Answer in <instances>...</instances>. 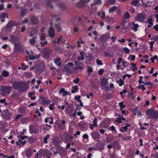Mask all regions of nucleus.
Here are the masks:
<instances>
[{
	"mask_svg": "<svg viewBox=\"0 0 158 158\" xmlns=\"http://www.w3.org/2000/svg\"><path fill=\"white\" fill-rule=\"evenodd\" d=\"M32 76V73H25L24 74V77L25 78H29Z\"/></svg>",
	"mask_w": 158,
	"mask_h": 158,
	"instance_id": "393cba45",
	"label": "nucleus"
},
{
	"mask_svg": "<svg viewBox=\"0 0 158 158\" xmlns=\"http://www.w3.org/2000/svg\"><path fill=\"white\" fill-rule=\"evenodd\" d=\"M10 87L8 86H2L0 90V94L2 95H5L9 93Z\"/></svg>",
	"mask_w": 158,
	"mask_h": 158,
	"instance_id": "f03ea898",
	"label": "nucleus"
},
{
	"mask_svg": "<svg viewBox=\"0 0 158 158\" xmlns=\"http://www.w3.org/2000/svg\"><path fill=\"white\" fill-rule=\"evenodd\" d=\"M21 65L23 69L24 70H25L27 68H28V67L27 65H24V63H22Z\"/></svg>",
	"mask_w": 158,
	"mask_h": 158,
	"instance_id": "864d4df0",
	"label": "nucleus"
},
{
	"mask_svg": "<svg viewBox=\"0 0 158 158\" xmlns=\"http://www.w3.org/2000/svg\"><path fill=\"white\" fill-rule=\"evenodd\" d=\"M40 56V54H39L37 56H30V59L31 60H34L35 59H37Z\"/></svg>",
	"mask_w": 158,
	"mask_h": 158,
	"instance_id": "bb28decb",
	"label": "nucleus"
},
{
	"mask_svg": "<svg viewBox=\"0 0 158 158\" xmlns=\"http://www.w3.org/2000/svg\"><path fill=\"white\" fill-rule=\"evenodd\" d=\"M2 117L5 119H9L10 118V113L8 110H4L1 114Z\"/></svg>",
	"mask_w": 158,
	"mask_h": 158,
	"instance_id": "39448f33",
	"label": "nucleus"
},
{
	"mask_svg": "<svg viewBox=\"0 0 158 158\" xmlns=\"http://www.w3.org/2000/svg\"><path fill=\"white\" fill-rule=\"evenodd\" d=\"M101 82L102 88L103 89L106 90L109 89V87L108 86L109 83L107 82V80H102Z\"/></svg>",
	"mask_w": 158,
	"mask_h": 158,
	"instance_id": "423d86ee",
	"label": "nucleus"
},
{
	"mask_svg": "<svg viewBox=\"0 0 158 158\" xmlns=\"http://www.w3.org/2000/svg\"><path fill=\"white\" fill-rule=\"evenodd\" d=\"M92 68L91 67H88V71L89 73H91L92 72Z\"/></svg>",
	"mask_w": 158,
	"mask_h": 158,
	"instance_id": "69168bd1",
	"label": "nucleus"
},
{
	"mask_svg": "<svg viewBox=\"0 0 158 158\" xmlns=\"http://www.w3.org/2000/svg\"><path fill=\"white\" fill-rule=\"evenodd\" d=\"M115 122H118V123H122L120 118L118 117L115 121Z\"/></svg>",
	"mask_w": 158,
	"mask_h": 158,
	"instance_id": "5fc2aeb1",
	"label": "nucleus"
},
{
	"mask_svg": "<svg viewBox=\"0 0 158 158\" xmlns=\"http://www.w3.org/2000/svg\"><path fill=\"white\" fill-rule=\"evenodd\" d=\"M130 65L131 66L130 68V69H131L133 67H135L136 65L133 62L131 63Z\"/></svg>",
	"mask_w": 158,
	"mask_h": 158,
	"instance_id": "e2e57ef3",
	"label": "nucleus"
},
{
	"mask_svg": "<svg viewBox=\"0 0 158 158\" xmlns=\"http://www.w3.org/2000/svg\"><path fill=\"white\" fill-rule=\"evenodd\" d=\"M147 23L149 24L148 25L149 28H150L153 25V21L151 19H149L147 22Z\"/></svg>",
	"mask_w": 158,
	"mask_h": 158,
	"instance_id": "a878e982",
	"label": "nucleus"
},
{
	"mask_svg": "<svg viewBox=\"0 0 158 158\" xmlns=\"http://www.w3.org/2000/svg\"><path fill=\"white\" fill-rule=\"evenodd\" d=\"M80 96H76L75 97V99L76 100H77V102H79V101H80V100H81L80 99Z\"/></svg>",
	"mask_w": 158,
	"mask_h": 158,
	"instance_id": "052dcab7",
	"label": "nucleus"
},
{
	"mask_svg": "<svg viewBox=\"0 0 158 158\" xmlns=\"http://www.w3.org/2000/svg\"><path fill=\"white\" fill-rule=\"evenodd\" d=\"M90 135L94 140L96 139L99 137V134L98 132H93L90 134Z\"/></svg>",
	"mask_w": 158,
	"mask_h": 158,
	"instance_id": "f8f14e48",
	"label": "nucleus"
},
{
	"mask_svg": "<svg viewBox=\"0 0 158 158\" xmlns=\"http://www.w3.org/2000/svg\"><path fill=\"white\" fill-rule=\"evenodd\" d=\"M124 17L126 19L129 18L130 16L129 13L127 12H126L124 14Z\"/></svg>",
	"mask_w": 158,
	"mask_h": 158,
	"instance_id": "79ce46f5",
	"label": "nucleus"
},
{
	"mask_svg": "<svg viewBox=\"0 0 158 158\" xmlns=\"http://www.w3.org/2000/svg\"><path fill=\"white\" fill-rule=\"evenodd\" d=\"M73 64L71 62H69L68 63L67 65V69L68 70H69L70 69L73 68Z\"/></svg>",
	"mask_w": 158,
	"mask_h": 158,
	"instance_id": "c85d7f7f",
	"label": "nucleus"
},
{
	"mask_svg": "<svg viewBox=\"0 0 158 158\" xmlns=\"http://www.w3.org/2000/svg\"><path fill=\"white\" fill-rule=\"evenodd\" d=\"M104 71L103 69H101L98 71V73L99 75H102Z\"/></svg>",
	"mask_w": 158,
	"mask_h": 158,
	"instance_id": "603ef678",
	"label": "nucleus"
},
{
	"mask_svg": "<svg viewBox=\"0 0 158 158\" xmlns=\"http://www.w3.org/2000/svg\"><path fill=\"white\" fill-rule=\"evenodd\" d=\"M37 37L36 36H34L33 37L32 39H30L29 40V42L30 44L31 45H34L35 42H36V39Z\"/></svg>",
	"mask_w": 158,
	"mask_h": 158,
	"instance_id": "aec40b11",
	"label": "nucleus"
},
{
	"mask_svg": "<svg viewBox=\"0 0 158 158\" xmlns=\"http://www.w3.org/2000/svg\"><path fill=\"white\" fill-rule=\"evenodd\" d=\"M54 103H52V104L50 105L49 106V109L51 110H52L54 108Z\"/></svg>",
	"mask_w": 158,
	"mask_h": 158,
	"instance_id": "de8ad7c7",
	"label": "nucleus"
},
{
	"mask_svg": "<svg viewBox=\"0 0 158 158\" xmlns=\"http://www.w3.org/2000/svg\"><path fill=\"white\" fill-rule=\"evenodd\" d=\"M115 2V0H108L107 3L108 4H111L114 3Z\"/></svg>",
	"mask_w": 158,
	"mask_h": 158,
	"instance_id": "37998d69",
	"label": "nucleus"
},
{
	"mask_svg": "<svg viewBox=\"0 0 158 158\" xmlns=\"http://www.w3.org/2000/svg\"><path fill=\"white\" fill-rule=\"evenodd\" d=\"M85 53L84 52H80V56H78L77 59L79 60L83 61L84 60V55Z\"/></svg>",
	"mask_w": 158,
	"mask_h": 158,
	"instance_id": "dca6fc26",
	"label": "nucleus"
},
{
	"mask_svg": "<svg viewBox=\"0 0 158 158\" xmlns=\"http://www.w3.org/2000/svg\"><path fill=\"white\" fill-rule=\"evenodd\" d=\"M47 5L48 6L50 7L51 8H52L53 6L49 2H48L47 3Z\"/></svg>",
	"mask_w": 158,
	"mask_h": 158,
	"instance_id": "6e6d98bb",
	"label": "nucleus"
},
{
	"mask_svg": "<svg viewBox=\"0 0 158 158\" xmlns=\"http://www.w3.org/2000/svg\"><path fill=\"white\" fill-rule=\"evenodd\" d=\"M20 83L15 82L13 84V87L15 89H17L19 91V86Z\"/></svg>",
	"mask_w": 158,
	"mask_h": 158,
	"instance_id": "4be33fe9",
	"label": "nucleus"
},
{
	"mask_svg": "<svg viewBox=\"0 0 158 158\" xmlns=\"http://www.w3.org/2000/svg\"><path fill=\"white\" fill-rule=\"evenodd\" d=\"M124 52L127 54L129 53L130 52V50L127 48H123Z\"/></svg>",
	"mask_w": 158,
	"mask_h": 158,
	"instance_id": "c03bdc74",
	"label": "nucleus"
},
{
	"mask_svg": "<svg viewBox=\"0 0 158 158\" xmlns=\"http://www.w3.org/2000/svg\"><path fill=\"white\" fill-rule=\"evenodd\" d=\"M147 115H149L151 118H154L155 119H157L158 112L152 108L148 109L146 111Z\"/></svg>",
	"mask_w": 158,
	"mask_h": 158,
	"instance_id": "f257e3e1",
	"label": "nucleus"
},
{
	"mask_svg": "<svg viewBox=\"0 0 158 158\" xmlns=\"http://www.w3.org/2000/svg\"><path fill=\"white\" fill-rule=\"evenodd\" d=\"M56 43L59 44H63L65 42V40L62 36H60L59 38L57 39Z\"/></svg>",
	"mask_w": 158,
	"mask_h": 158,
	"instance_id": "ddd939ff",
	"label": "nucleus"
},
{
	"mask_svg": "<svg viewBox=\"0 0 158 158\" xmlns=\"http://www.w3.org/2000/svg\"><path fill=\"white\" fill-rule=\"evenodd\" d=\"M45 39V35L44 34H41V36L40 37V40H44Z\"/></svg>",
	"mask_w": 158,
	"mask_h": 158,
	"instance_id": "09e8293b",
	"label": "nucleus"
},
{
	"mask_svg": "<svg viewBox=\"0 0 158 158\" xmlns=\"http://www.w3.org/2000/svg\"><path fill=\"white\" fill-rule=\"evenodd\" d=\"M55 27L57 29L58 32L60 31L61 29L59 25L57 24H56L55 25Z\"/></svg>",
	"mask_w": 158,
	"mask_h": 158,
	"instance_id": "f704fd0d",
	"label": "nucleus"
},
{
	"mask_svg": "<svg viewBox=\"0 0 158 158\" xmlns=\"http://www.w3.org/2000/svg\"><path fill=\"white\" fill-rule=\"evenodd\" d=\"M129 25L135 31H137V28L139 27V25L135 23L134 22H132L131 23H129Z\"/></svg>",
	"mask_w": 158,
	"mask_h": 158,
	"instance_id": "6e6552de",
	"label": "nucleus"
},
{
	"mask_svg": "<svg viewBox=\"0 0 158 158\" xmlns=\"http://www.w3.org/2000/svg\"><path fill=\"white\" fill-rule=\"evenodd\" d=\"M59 7L63 10H64L66 9V7L65 5L63 3H60L58 5Z\"/></svg>",
	"mask_w": 158,
	"mask_h": 158,
	"instance_id": "5701e85b",
	"label": "nucleus"
},
{
	"mask_svg": "<svg viewBox=\"0 0 158 158\" xmlns=\"http://www.w3.org/2000/svg\"><path fill=\"white\" fill-rule=\"evenodd\" d=\"M119 104L121 107V109L124 108L125 107V105H123V102H120Z\"/></svg>",
	"mask_w": 158,
	"mask_h": 158,
	"instance_id": "ea45409f",
	"label": "nucleus"
},
{
	"mask_svg": "<svg viewBox=\"0 0 158 158\" xmlns=\"http://www.w3.org/2000/svg\"><path fill=\"white\" fill-rule=\"evenodd\" d=\"M116 9V7L114 6L112 7L109 10V12L110 13L113 12Z\"/></svg>",
	"mask_w": 158,
	"mask_h": 158,
	"instance_id": "e433bc0d",
	"label": "nucleus"
},
{
	"mask_svg": "<svg viewBox=\"0 0 158 158\" xmlns=\"http://www.w3.org/2000/svg\"><path fill=\"white\" fill-rule=\"evenodd\" d=\"M117 82L119 84V86H121L124 84V82L122 80H119L117 81Z\"/></svg>",
	"mask_w": 158,
	"mask_h": 158,
	"instance_id": "72a5a7b5",
	"label": "nucleus"
},
{
	"mask_svg": "<svg viewBox=\"0 0 158 158\" xmlns=\"http://www.w3.org/2000/svg\"><path fill=\"white\" fill-rule=\"evenodd\" d=\"M139 1V0H133L131 3L135 6H138L140 4Z\"/></svg>",
	"mask_w": 158,
	"mask_h": 158,
	"instance_id": "a211bd4d",
	"label": "nucleus"
},
{
	"mask_svg": "<svg viewBox=\"0 0 158 158\" xmlns=\"http://www.w3.org/2000/svg\"><path fill=\"white\" fill-rule=\"evenodd\" d=\"M72 88L73 89L72 90L71 92L72 93H74L77 90V86H74Z\"/></svg>",
	"mask_w": 158,
	"mask_h": 158,
	"instance_id": "58836bf2",
	"label": "nucleus"
},
{
	"mask_svg": "<svg viewBox=\"0 0 158 158\" xmlns=\"http://www.w3.org/2000/svg\"><path fill=\"white\" fill-rule=\"evenodd\" d=\"M126 77H127L128 78H130L131 77V75L130 74H126L123 76V79H124L126 78Z\"/></svg>",
	"mask_w": 158,
	"mask_h": 158,
	"instance_id": "680f3d73",
	"label": "nucleus"
},
{
	"mask_svg": "<svg viewBox=\"0 0 158 158\" xmlns=\"http://www.w3.org/2000/svg\"><path fill=\"white\" fill-rule=\"evenodd\" d=\"M26 143V142L25 140L23 141H22L21 139H19V142H18L17 141L16 142L17 144V145L19 144V143H20V145L21 144L22 145H23L25 144Z\"/></svg>",
	"mask_w": 158,
	"mask_h": 158,
	"instance_id": "473e14b6",
	"label": "nucleus"
},
{
	"mask_svg": "<svg viewBox=\"0 0 158 158\" xmlns=\"http://www.w3.org/2000/svg\"><path fill=\"white\" fill-rule=\"evenodd\" d=\"M39 101L40 103L43 104L48 105L50 103V100L45 98L40 97Z\"/></svg>",
	"mask_w": 158,
	"mask_h": 158,
	"instance_id": "0eeeda50",
	"label": "nucleus"
},
{
	"mask_svg": "<svg viewBox=\"0 0 158 158\" xmlns=\"http://www.w3.org/2000/svg\"><path fill=\"white\" fill-rule=\"evenodd\" d=\"M101 1L100 0H94V2L91 4V7H93L94 5H96L99 4H101Z\"/></svg>",
	"mask_w": 158,
	"mask_h": 158,
	"instance_id": "6ab92c4d",
	"label": "nucleus"
},
{
	"mask_svg": "<svg viewBox=\"0 0 158 158\" xmlns=\"http://www.w3.org/2000/svg\"><path fill=\"white\" fill-rule=\"evenodd\" d=\"M97 119L96 118H95L93 121V125L94 127H97L98 124H97Z\"/></svg>",
	"mask_w": 158,
	"mask_h": 158,
	"instance_id": "a19ab883",
	"label": "nucleus"
},
{
	"mask_svg": "<svg viewBox=\"0 0 158 158\" xmlns=\"http://www.w3.org/2000/svg\"><path fill=\"white\" fill-rule=\"evenodd\" d=\"M138 88L139 89H142L143 91L145 89V88L144 87L143 85H142L140 86H138Z\"/></svg>",
	"mask_w": 158,
	"mask_h": 158,
	"instance_id": "13d9d810",
	"label": "nucleus"
},
{
	"mask_svg": "<svg viewBox=\"0 0 158 158\" xmlns=\"http://www.w3.org/2000/svg\"><path fill=\"white\" fill-rule=\"evenodd\" d=\"M127 130V128L126 127H120L119 129L120 131L122 132H125Z\"/></svg>",
	"mask_w": 158,
	"mask_h": 158,
	"instance_id": "2f4dec72",
	"label": "nucleus"
},
{
	"mask_svg": "<svg viewBox=\"0 0 158 158\" xmlns=\"http://www.w3.org/2000/svg\"><path fill=\"white\" fill-rule=\"evenodd\" d=\"M49 136L50 135L49 134H47L44 137V142L46 144L48 143L47 140L49 138Z\"/></svg>",
	"mask_w": 158,
	"mask_h": 158,
	"instance_id": "7c9ffc66",
	"label": "nucleus"
},
{
	"mask_svg": "<svg viewBox=\"0 0 158 158\" xmlns=\"http://www.w3.org/2000/svg\"><path fill=\"white\" fill-rule=\"evenodd\" d=\"M123 64L124 67H126L127 65V62L126 61H123Z\"/></svg>",
	"mask_w": 158,
	"mask_h": 158,
	"instance_id": "338daca9",
	"label": "nucleus"
},
{
	"mask_svg": "<svg viewBox=\"0 0 158 158\" xmlns=\"http://www.w3.org/2000/svg\"><path fill=\"white\" fill-rule=\"evenodd\" d=\"M142 80H140L139 81V84H140L141 83H144L145 85H150L151 87L153 85L152 83L149 81H148L146 82H144L143 81H142Z\"/></svg>",
	"mask_w": 158,
	"mask_h": 158,
	"instance_id": "cd10ccee",
	"label": "nucleus"
},
{
	"mask_svg": "<svg viewBox=\"0 0 158 158\" xmlns=\"http://www.w3.org/2000/svg\"><path fill=\"white\" fill-rule=\"evenodd\" d=\"M97 63L98 65H102V61L99 60L98 59H97L96 60Z\"/></svg>",
	"mask_w": 158,
	"mask_h": 158,
	"instance_id": "49530a36",
	"label": "nucleus"
},
{
	"mask_svg": "<svg viewBox=\"0 0 158 158\" xmlns=\"http://www.w3.org/2000/svg\"><path fill=\"white\" fill-rule=\"evenodd\" d=\"M51 53V52L48 51H46L44 52V55L45 56H49Z\"/></svg>",
	"mask_w": 158,
	"mask_h": 158,
	"instance_id": "4c0bfd02",
	"label": "nucleus"
},
{
	"mask_svg": "<svg viewBox=\"0 0 158 158\" xmlns=\"http://www.w3.org/2000/svg\"><path fill=\"white\" fill-rule=\"evenodd\" d=\"M49 36L51 38H53L55 35L54 29L52 27H50L48 30Z\"/></svg>",
	"mask_w": 158,
	"mask_h": 158,
	"instance_id": "1a4fd4ad",
	"label": "nucleus"
},
{
	"mask_svg": "<svg viewBox=\"0 0 158 158\" xmlns=\"http://www.w3.org/2000/svg\"><path fill=\"white\" fill-rule=\"evenodd\" d=\"M2 75L4 77H6L9 75V73L6 71H4L2 72Z\"/></svg>",
	"mask_w": 158,
	"mask_h": 158,
	"instance_id": "c9c22d12",
	"label": "nucleus"
},
{
	"mask_svg": "<svg viewBox=\"0 0 158 158\" xmlns=\"http://www.w3.org/2000/svg\"><path fill=\"white\" fill-rule=\"evenodd\" d=\"M35 112L36 113H38V115L39 116H40L41 115V114L40 113L39 110L38 109H35Z\"/></svg>",
	"mask_w": 158,
	"mask_h": 158,
	"instance_id": "0e129e2a",
	"label": "nucleus"
},
{
	"mask_svg": "<svg viewBox=\"0 0 158 158\" xmlns=\"http://www.w3.org/2000/svg\"><path fill=\"white\" fill-rule=\"evenodd\" d=\"M30 20L31 23L34 24H37L39 22L38 19L36 17L34 16H31V17Z\"/></svg>",
	"mask_w": 158,
	"mask_h": 158,
	"instance_id": "9d476101",
	"label": "nucleus"
},
{
	"mask_svg": "<svg viewBox=\"0 0 158 158\" xmlns=\"http://www.w3.org/2000/svg\"><path fill=\"white\" fill-rule=\"evenodd\" d=\"M27 13L26 9H22L20 11L21 15V16H24Z\"/></svg>",
	"mask_w": 158,
	"mask_h": 158,
	"instance_id": "c756f323",
	"label": "nucleus"
},
{
	"mask_svg": "<svg viewBox=\"0 0 158 158\" xmlns=\"http://www.w3.org/2000/svg\"><path fill=\"white\" fill-rule=\"evenodd\" d=\"M11 38V39H10V41H11L13 43H14L15 42H17L18 40V38L15 36H12Z\"/></svg>",
	"mask_w": 158,
	"mask_h": 158,
	"instance_id": "412c9836",
	"label": "nucleus"
},
{
	"mask_svg": "<svg viewBox=\"0 0 158 158\" xmlns=\"http://www.w3.org/2000/svg\"><path fill=\"white\" fill-rule=\"evenodd\" d=\"M15 49L16 51H18L21 49L22 46L19 42H18L17 43H15L14 44Z\"/></svg>",
	"mask_w": 158,
	"mask_h": 158,
	"instance_id": "2eb2a0df",
	"label": "nucleus"
},
{
	"mask_svg": "<svg viewBox=\"0 0 158 158\" xmlns=\"http://www.w3.org/2000/svg\"><path fill=\"white\" fill-rule=\"evenodd\" d=\"M39 66L37 68L38 71L40 72H42L45 69L44 64L43 63H40L39 64Z\"/></svg>",
	"mask_w": 158,
	"mask_h": 158,
	"instance_id": "9b49d317",
	"label": "nucleus"
},
{
	"mask_svg": "<svg viewBox=\"0 0 158 158\" xmlns=\"http://www.w3.org/2000/svg\"><path fill=\"white\" fill-rule=\"evenodd\" d=\"M47 44V42L46 41H44V42L41 41L40 43V44L41 47H43L44 45L46 44Z\"/></svg>",
	"mask_w": 158,
	"mask_h": 158,
	"instance_id": "a18cd8bd",
	"label": "nucleus"
},
{
	"mask_svg": "<svg viewBox=\"0 0 158 158\" xmlns=\"http://www.w3.org/2000/svg\"><path fill=\"white\" fill-rule=\"evenodd\" d=\"M55 63L58 66H60L61 64V59L59 57H57L55 60Z\"/></svg>",
	"mask_w": 158,
	"mask_h": 158,
	"instance_id": "f3484780",
	"label": "nucleus"
},
{
	"mask_svg": "<svg viewBox=\"0 0 158 158\" xmlns=\"http://www.w3.org/2000/svg\"><path fill=\"white\" fill-rule=\"evenodd\" d=\"M85 3V0H81L77 4V6L79 8H81L83 7Z\"/></svg>",
	"mask_w": 158,
	"mask_h": 158,
	"instance_id": "4468645a",
	"label": "nucleus"
},
{
	"mask_svg": "<svg viewBox=\"0 0 158 158\" xmlns=\"http://www.w3.org/2000/svg\"><path fill=\"white\" fill-rule=\"evenodd\" d=\"M8 16V15L6 13H4L2 14L1 15V17L2 18H3L5 17H7Z\"/></svg>",
	"mask_w": 158,
	"mask_h": 158,
	"instance_id": "8fccbe9b",
	"label": "nucleus"
},
{
	"mask_svg": "<svg viewBox=\"0 0 158 158\" xmlns=\"http://www.w3.org/2000/svg\"><path fill=\"white\" fill-rule=\"evenodd\" d=\"M27 142H31L33 141V139L31 137L27 138Z\"/></svg>",
	"mask_w": 158,
	"mask_h": 158,
	"instance_id": "4d7b16f0",
	"label": "nucleus"
},
{
	"mask_svg": "<svg viewBox=\"0 0 158 158\" xmlns=\"http://www.w3.org/2000/svg\"><path fill=\"white\" fill-rule=\"evenodd\" d=\"M6 29L7 31H9L10 30V22H9L8 23L6 26Z\"/></svg>",
	"mask_w": 158,
	"mask_h": 158,
	"instance_id": "bf43d9fd",
	"label": "nucleus"
},
{
	"mask_svg": "<svg viewBox=\"0 0 158 158\" xmlns=\"http://www.w3.org/2000/svg\"><path fill=\"white\" fill-rule=\"evenodd\" d=\"M107 36L106 35L104 34L102 35L101 37V40L102 41H106L108 39Z\"/></svg>",
	"mask_w": 158,
	"mask_h": 158,
	"instance_id": "b1692460",
	"label": "nucleus"
},
{
	"mask_svg": "<svg viewBox=\"0 0 158 158\" xmlns=\"http://www.w3.org/2000/svg\"><path fill=\"white\" fill-rule=\"evenodd\" d=\"M130 58H131V60H134L135 59V55H130L129 56V57H128V59H129Z\"/></svg>",
	"mask_w": 158,
	"mask_h": 158,
	"instance_id": "3c124183",
	"label": "nucleus"
},
{
	"mask_svg": "<svg viewBox=\"0 0 158 158\" xmlns=\"http://www.w3.org/2000/svg\"><path fill=\"white\" fill-rule=\"evenodd\" d=\"M146 16V15L144 13L138 14L135 17V20L139 22H142L143 21Z\"/></svg>",
	"mask_w": 158,
	"mask_h": 158,
	"instance_id": "7ed1b4c3",
	"label": "nucleus"
},
{
	"mask_svg": "<svg viewBox=\"0 0 158 158\" xmlns=\"http://www.w3.org/2000/svg\"><path fill=\"white\" fill-rule=\"evenodd\" d=\"M83 137L85 139H88L89 138V136L85 134L83 135Z\"/></svg>",
	"mask_w": 158,
	"mask_h": 158,
	"instance_id": "774afa93",
	"label": "nucleus"
},
{
	"mask_svg": "<svg viewBox=\"0 0 158 158\" xmlns=\"http://www.w3.org/2000/svg\"><path fill=\"white\" fill-rule=\"evenodd\" d=\"M28 88L27 84L26 83L20 82L19 86V91L22 92L25 91Z\"/></svg>",
	"mask_w": 158,
	"mask_h": 158,
	"instance_id": "20e7f679",
	"label": "nucleus"
}]
</instances>
